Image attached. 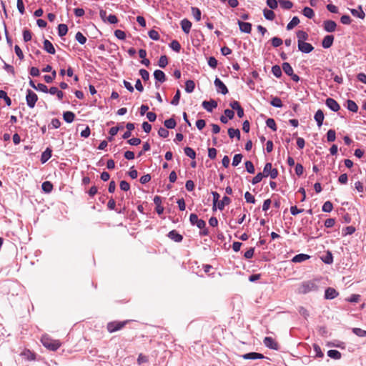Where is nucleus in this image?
I'll list each match as a JSON object with an SVG mask.
<instances>
[{
  "mask_svg": "<svg viewBox=\"0 0 366 366\" xmlns=\"http://www.w3.org/2000/svg\"><path fill=\"white\" fill-rule=\"evenodd\" d=\"M231 203V199L227 196H224L221 201H218L217 204V209H219L220 211H222L225 206Z\"/></svg>",
  "mask_w": 366,
  "mask_h": 366,
  "instance_id": "24",
  "label": "nucleus"
},
{
  "mask_svg": "<svg viewBox=\"0 0 366 366\" xmlns=\"http://www.w3.org/2000/svg\"><path fill=\"white\" fill-rule=\"evenodd\" d=\"M244 165H245L246 171L248 173L254 174L255 172L254 166L253 163L251 161H249V160L246 161L244 162Z\"/></svg>",
  "mask_w": 366,
  "mask_h": 366,
  "instance_id": "54",
  "label": "nucleus"
},
{
  "mask_svg": "<svg viewBox=\"0 0 366 366\" xmlns=\"http://www.w3.org/2000/svg\"><path fill=\"white\" fill-rule=\"evenodd\" d=\"M148 36L151 39L154 41H158L160 39L159 33L154 29L149 30L148 31Z\"/></svg>",
  "mask_w": 366,
  "mask_h": 366,
  "instance_id": "58",
  "label": "nucleus"
},
{
  "mask_svg": "<svg viewBox=\"0 0 366 366\" xmlns=\"http://www.w3.org/2000/svg\"><path fill=\"white\" fill-rule=\"evenodd\" d=\"M139 74L144 81L149 79V73L145 69H140L139 70Z\"/></svg>",
  "mask_w": 366,
  "mask_h": 366,
  "instance_id": "63",
  "label": "nucleus"
},
{
  "mask_svg": "<svg viewBox=\"0 0 366 366\" xmlns=\"http://www.w3.org/2000/svg\"><path fill=\"white\" fill-rule=\"evenodd\" d=\"M75 40L80 44L84 45L86 42V37L81 31H78L75 34Z\"/></svg>",
  "mask_w": 366,
  "mask_h": 366,
  "instance_id": "47",
  "label": "nucleus"
},
{
  "mask_svg": "<svg viewBox=\"0 0 366 366\" xmlns=\"http://www.w3.org/2000/svg\"><path fill=\"white\" fill-rule=\"evenodd\" d=\"M270 104L275 108H282L283 107L282 100L278 97H272Z\"/></svg>",
  "mask_w": 366,
  "mask_h": 366,
  "instance_id": "37",
  "label": "nucleus"
},
{
  "mask_svg": "<svg viewBox=\"0 0 366 366\" xmlns=\"http://www.w3.org/2000/svg\"><path fill=\"white\" fill-rule=\"evenodd\" d=\"M214 84L218 93L223 95L228 94L229 90L224 83L218 77H216L214 81Z\"/></svg>",
  "mask_w": 366,
  "mask_h": 366,
  "instance_id": "5",
  "label": "nucleus"
},
{
  "mask_svg": "<svg viewBox=\"0 0 366 366\" xmlns=\"http://www.w3.org/2000/svg\"><path fill=\"white\" fill-rule=\"evenodd\" d=\"M212 197H213V205H212V210L214 212L217 210V204L219 199L220 195L216 191H212L211 192Z\"/></svg>",
  "mask_w": 366,
  "mask_h": 366,
  "instance_id": "50",
  "label": "nucleus"
},
{
  "mask_svg": "<svg viewBox=\"0 0 366 366\" xmlns=\"http://www.w3.org/2000/svg\"><path fill=\"white\" fill-rule=\"evenodd\" d=\"M168 64V58L166 55H162L159 60H158V63H157V65L162 68V69H164Z\"/></svg>",
  "mask_w": 366,
  "mask_h": 366,
  "instance_id": "43",
  "label": "nucleus"
},
{
  "mask_svg": "<svg viewBox=\"0 0 366 366\" xmlns=\"http://www.w3.org/2000/svg\"><path fill=\"white\" fill-rule=\"evenodd\" d=\"M337 27V24L335 21L331 19H327L323 21V29L325 31L328 33H332L335 31Z\"/></svg>",
  "mask_w": 366,
  "mask_h": 366,
  "instance_id": "13",
  "label": "nucleus"
},
{
  "mask_svg": "<svg viewBox=\"0 0 366 366\" xmlns=\"http://www.w3.org/2000/svg\"><path fill=\"white\" fill-rule=\"evenodd\" d=\"M154 78L155 79V86L157 89L159 87L158 83H164L167 80V76L164 72L160 69H156L154 71Z\"/></svg>",
  "mask_w": 366,
  "mask_h": 366,
  "instance_id": "6",
  "label": "nucleus"
},
{
  "mask_svg": "<svg viewBox=\"0 0 366 366\" xmlns=\"http://www.w3.org/2000/svg\"><path fill=\"white\" fill-rule=\"evenodd\" d=\"M347 109L352 112L356 113L358 111V106L355 101L352 99H347L346 101Z\"/></svg>",
  "mask_w": 366,
  "mask_h": 366,
  "instance_id": "29",
  "label": "nucleus"
},
{
  "mask_svg": "<svg viewBox=\"0 0 366 366\" xmlns=\"http://www.w3.org/2000/svg\"><path fill=\"white\" fill-rule=\"evenodd\" d=\"M26 102L29 108L33 109L38 101L37 94L31 89H28L26 92Z\"/></svg>",
  "mask_w": 366,
  "mask_h": 366,
  "instance_id": "3",
  "label": "nucleus"
},
{
  "mask_svg": "<svg viewBox=\"0 0 366 366\" xmlns=\"http://www.w3.org/2000/svg\"><path fill=\"white\" fill-rule=\"evenodd\" d=\"M56 76V71L54 70L51 74H46L44 76V79L47 84L51 83Z\"/></svg>",
  "mask_w": 366,
  "mask_h": 366,
  "instance_id": "56",
  "label": "nucleus"
},
{
  "mask_svg": "<svg viewBox=\"0 0 366 366\" xmlns=\"http://www.w3.org/2000/svg\"><path fill=\"white\" fill-rule=\"evenodd\" d=\"M227 133L230 139L236 137L237 140H240L241 133L239 129H234L232 127H230L228 129Z\"/></svg>",
  "mask_w": 366,
  "mask_h": 366,
  "instance_id": "26",
  "label": "nucleus"
},
{
  "mask_svg": "<svg viewBox=\"0 0 366 366\" xmlns=\"http://www.w3.org/2000/svg\"><path fill=\"white\" fill-rule=\"evenodd\" d=\"M270 41H271V44L272 45L277 48L280 46H281L283 43V41L281 38L280 37H277V36H274L272 37L271 39H270Z\"/></svg>",
  "mask_w": 366,
  "mask_h": 366,
  "instance_id": "57",
  "label": "nucleus"
},
{
  "mask_svg": "<svg viewBox=\"0 0 366 366\" xmlns=\"http://www.w3.org/2000/svg\"><path fill=\"white\" fill-rule=\"evenodd\" d=\"M237 24L241 32L245 34H250L252 31V24L249 22H244L239 19L237 20Z\"/></svg>",
  "mask_w": 366,
  "mask_h": 366,
  "instance_id": "12",
  "label": "nucleus"
},
{
  "mask_svg": "<svg viewBox=\"0 0 366 366\" xmlns=\"http://www.w3.org/2000/svg\"><path fill=\"white\" fill-rule=\"evenodd\" d=\"M43 49L45 51H46L49 54H54L56 52L55 48L52 43L46 39H44L43 41Z\"/></svg>",
  "mask_w": 366,
  "mask_h": 366,
  "instance_id": "18",
  "label": "nucleus"
},
{
  "mask_svg": "<svg viewBox=\"0 0 366 366\" xmlns=\"http://www.w3.org/2000/svg\"><path fill=\"white\" fill-rule=\"evenodd\" d=\"M218 104L216 100L211 99L209 101H203L202 107L208 112H212L214 109L217 107Z\"/></svg>",
  "mask_w": 366,
  "mask_h": 366,
  "instance_id": "10",
  "label": "nucleus"
},
{
  "mask_svg": "<svg viewBox=\"0 0 366 366\" xmlns=\"http://www.w3.org/2000/svg\"><path fill=\"white\" fill-rule=\"evenodd\" d=\"M1 61H3L4 63V69L9 73V74H11L13 76L15 75V71H14V68L13 66L6 63L3 59H1Z\"/></svg>",
  "mask_w": 366,
  "mask_h": 366,
  "instance_id": "60",
  "label": "nucleus"
},
{
  "mask_svg": "<svg viewBox=\"0 0 366 366\" xmlns=\"http://www.w3.org/2000/svg\"><path fill=\"white\" fill-rule=\"evenodd\" d=\"M164 126L167 129H174L177 126L176 120L174 119V116L169 119L164 120Z\"/></svg>",
  "mask_w": 366,
  "mask_h": 366,
  "instance_id": "31",
  "label": "nucleus"
},
{
  "mask_svg": "<svg viewBox=\"0 0 366 366\" xmlns=\"http://www.w3.org/2000/svg\"><path fill=\"white\" fill-rule=\"evenodd\" d=\"M191 10L194 19L197 21H199L201 19L202 14L201 10L197 7H192Z\"/></svg>",
  "mask_w": 366,
  "mask_h": 366,
  "instance_id": "51",
  "label": "nucleus"
},
{
  "mask_svg": "<svg viewBox=\"0 0 366 366\" xmlns=\"http://www.w3.org/2000/svg\"><path fill=\"white\" fill-rule=\"evenodd\" d=\"M321 260L326 264H331L333 262V255L332 252L327 250L326 254L321 257Z\"/></svg>",
  "mask_w": 366,
  "mask_h": 366,
  "instance_id": "28",
  "label": "nucleus"
},
{
  "mask_svg": "<svg viewBox=\"0 0 366 366\" xmlns=\"http://www.w3.org/2000/svg\"><path fill=\"white\" fill-rule=\"evenodd\" d=\"M335 36L332 34L326 35L322 40V46L324 49L330 48L333 44Z\"/></svg>",
  "mask_w": 366,
  "mask_h": 366,
  "instance_id": "15",
  "label": "nucleus"
},
{
  "mask_svg": "<svg viewBox=\"0 0 366 366\" xmlns=\"http://www.w3.org/2000/svg\"><path fill=\"white\" fill-rule=\"evenodd\" d=\"M23 40L24 42H28L31 40L32 34L31 31L26 28H24L22 31Z\"/></svg>",
  "mask_w": 366,
  "mask_h": 366,
  "instance_id": "45",
  "label": "nucleus"
},
{
  "mask_svg": "<svg viewBox=\"0 0 366 366\" xmlns=\"http://www.w3.org/2000/svg\"><path fill=\"white\" fill-rule=\"evenodd\" d=\"M339 292L333 287H327L325 290L324 297L326 300H333L337 297Z\"/></svg>",
  "mask_w": 366,
  "mask_h": 366,
  "instance_id": "16",
  "label": "nucleus"
},
{
  "mask_svg": "<svg viewBox=\"0 0 366 366\" xmlns=\"http://www.w3.org/2000/svg\"><path fill=\"white\" fill-rule=\"evenodd\" d=\"M242 357L244 360H257V359H263L264 356L261 353H257L254 352L246 353L242 355Z\"/></svg>",
  "mask_w": 366,
  "mask_h": 366,
  "instance_id": "20",
  "label": "nucleus"
},
{
  "mask_svg": "<svg viewBox=\"0 0 366 366\" xmlns=\"http://www.w3.org/2000/svg\"><path fill=\"white\" fill-rule=\"evenodd\" d=\"M265 123L266 126L271 129L273 132H276L277 130L276 122L273 118H268Z\"/></svg>",
  "mask_w": 366,
  "mask_h": 366,
  "instance_id": "44",
  "label": "nucleus"
},
{
  "mask_svg": "<svg viewBox=\"0 0 366 366\" xmlns=\"http://www.w3.org/2000/svg\"><path fill=\"white\" fill-rule=\"evenodd\" d=\"M180 97H181V92L179 89H177L170 104L173 106H177L179 104Z\"/></svg>",
  "mask_w": 366,
  "mask_h": 366,
  "instance_id": "48",
  "label": "nucleus"
},
{
  "mask_svg": "<svg viewBox=\"0 0 366 366\" xmlns=\"http://www.w3.org/2000/svg\"><path fill=\"white\" fill-rule=\"evenodd\" d=\"M68 30H69V29H68V26L66 24H59L57 26L58 36L60 38L64 37V36L66 35Z\"/></svg>",
  "mask_w": 366,
  "mask_h": 366,
  "instance_id": "30",
  "label": "nucleus"
},
{
  "mask_svg": "<svg viewBox=\"0 0 366 366\" xmlns=\"http://www.w3.org/2000/svg\"><path fill=\"white\" fill-rule=\"evenodd\" d=\"M300 24V19L298 16H295L292 18L290 21L287 24L286 29L287 30L290 31L293 29L296 26H297Z\"/></svg>",
  "mask_w": 366,
  "mask_h": 366,
  "instance_id": "32",
  "label": "nucleus"
},
{
  "mask_svg": "<svg viewBox=\"0 0 366 366\" xmlns=\"http://www.w3.org/2000/svg\"><path fill=\"white\" fill-rule=\"evenodd\" d=\"M355 232V227L353 226H347L342 230V235H351Z\"/></svg>",
  "mask_w": 366,
  "mask_h": 366,
  "instance_id": "61",
  "label": "nucleus"
},
{
  "mask_svg": "<svg viewBox=\"0 0 366 366\" xmlns=\"http://www.w3.org/2000/svg\"><path fill=\"white\" fill-rule=\"evenodd\" d=\"M318 285L314 281L303 282L300 288V293L307 294L312 291H317Z\"/></svg>",
  "mask_w": 366,
  "mask_h": 366,
  "instance_id": "2",
  "label": "nucleus"
},
{
  "mask_svg": "<svg viewBox=\"0 0 366 366\" xmlns=\"http://www.w3.org/2000/svg\"><path fill=\"white\" fill-rule=\"evenodd\" d=\"M114 36L119 40H124L127 36L125 31L120 29H117L114 31Z\"/></svg>",
  "mask_w": 366,
  "mask_h": 366,
  "instance_id": "64",
  "label": "nucleus"
},
{
  "mask_svg": "<svg viewBox=\"0 0 366 366\" xmlns=\"http://www.w3.org/2000/svg\"><path fill=\"white\" fill-rule=\"evenodd\" d=\"M62 116L64 122L69 124L72 123L75 119V114L71 111L64 112Z\"/></svg>",
  "mask_w": 366,
  "mask_h": 366,
  "instance_id": "25",
  "label": "nucleus"
},
{
  "mask_svg": "<svg viewBox=\"0 0 366 366\" xmlns=\"http://www.w3.org/2000/svg\"><path fill=\"white\" fill-rule=\"evenodd\" d=\"M333 209V204L330 201H326L322 206V211L324 212H330Z\"/></svg>",
  "mask_w": 366,
  "mask_h": 366,
  "instance_id": "52",
  "label": "nucleus"
},
{
  "mask_svg": "<svg viewBox=\"0 0 366 366\" xmlns=\"http://www.w3.org/2000/svg\"><path fill=\"white\" fill-rule=\"evenodd\" d=\"M41 342L45 347L51 351L57 350L61 346V343L59 340H53L47 335H44L41 337Z\"/></svg>",
  "mask_w": 366,
  "mask_h": 366,
  "instance_id": "1",
  "label": "nucleus"
},
{
  "mask_svg": "<svg viewBox=\"0 0 366 366\" xmlns=\"http://www.w3.org/2000/svg\"><path fill=\"white\" fill-rule=\"evenodd\" d=\"M242 158L243 155L242 154H234V156L233 157L232 165L233 167L238 166L241 163Z\"/></svg>",
  "mask_w": 366,
  "mask_h": 366,
  "instance_id": "55",
  "label": "nucleus"
},
{
  "mask_svg": "<svg viewBox=\"0 0 366 366\" xmlns=\"http://www.w3.org/2000/svg\"><path fill=\"white\" fill-rule=\"evenodd\" d=\"M277 1L280 3V6L283 9L288 10V9H292L293 6V3L290 0H277Z\"/></svg>",
  "mask_w": 366,
  "mask_h": 366,
  "instance_id": "41",
  "label": "nucleus"
},
{
  "mask_svg": "<svg viewBox=\"0 0 366 366\" xmlns=\"http://www.w3.org/2000/svg\"><path fill=\"white\" fill-rule=\"evenodd\" d=\"M297 46L298 50L303 54H309L312 52L315 49L310 43L306 41H300L299 44H297Z\"/></svg>",
  "mask_w": 366,
  "mask_h": 366,
  "instance_id": "9",
  "label": "nucleus"
},
{
  "mask_svg": "<svg viewBox=\"0 0 366 366\" xmlns=\"http://www.w3.org/2000/svg\"><path fill=\"white\" fill-rule=\"evenodd\" d=\"M53 184L49 181H45L41 184V189L44 192L49 194L53 189Z\"/></svg>",
  "mask_w": 366,
  "mask_h": 366,
  "instance_id": "36",
  "label": "nucleus"
},
{
  "mask_svg": "<svg viewBox=\"0 0 366 366\" xmlns=\"http://www.w3.org/2000/svg\"><path fill=\"white\" fill-rule=\"evenodd\" d=\"M169 46L175 52L179 53L180 51L181 45L177 40H172L169 44Z\"/></svg>",
  "mask_w": 366,
  "mask_h": 366,
  "instance_id": "49",
  "label": "nucleus"
},
{
  "mask_svg": "<svg viewBox=\"0 0 366 366\" xmlns=\"http://www.w3.org/2000/svg\"><path fill=\"white\" fill-rule=\"evenodd\" d=\"M327 355L335 360H339L341 358V353L336 350H330L327 352Z\"/></svg>",
  "mask_w": 366,
  "mask_h": 366,
  "instance_id": "53",
  "label": "nucleus"
},
{
  "mask_svg": "<svg viewBox=\"0 0 366 366\" xmlns=\"http://www.w3.org/2000/svg\"><path fill=\"white\" fill-rule=\"evenodd\" d=\"M184 152L187 157L192 159H194L196 158V152L192 147H185L184 148Z\"/></svg>",
  "mask_w": 366,
  "mask_h": 366,
  "instance_id": "39",
  "label": "nucleus"
},
{
  "mask_svg": "<svg viewBox=\"0 0 366 366\" xmlns=\"http://www.w3.org/2000/svg\"><path fill=\"white\" fill-rule=\"evenodd\" d=\"M325 105L327 108L334 112H337L340 109V105L339 103L335 99L331 97L326 99Z\"/></svg>",
  "mask_w": 366,
  "mask_h": 366,
  "instance_id": "7",
  "label": "nucleus"
},
{
  "mask_svg": "<svg viewBox=\"0 0 366 366\" xmlns=\"http://www.w3.org/2000/svg\"><path fill=\"white\" fill-rule=\"evenodd\" d=\"M207 64L211 68L216 69L218 61L214 56H211L207 59Z\"/></svg>",
  "mask_w": 366,
  "mask_h": 366,
  "instance_id": "62",
  "label": "nucleus"
},
{
  "mask_svg": "<svg viewBox=\"0 0 366 366\" xmlns=\"http://www.w3.org/2000/svg\"><path fill=\"white\" fill-rule=\"evenodd\" d=\"M170 239L175 242H181L183 240V236L176 229H172L167 235Z\"/></svg>",
  "mask_w": 366,
  "mask_h": 366,
  "instance_id": "17",
  "label": "nucleus"
},
{
  "mask_svg": "<svg viewBox=\"0 0 366 366\" xmlns=\"http://www.w3.org/2000/svg\"><path fill=\"white\" fill-rule=\"evenodd\" d=\"M310 258V256L309 254L300 253L295 255L291 261L294 263H300L309 259Z\"/></svg>",
  "mask_w": 366,
  "mask_h": 366,
  "instance_id": "21",
  "label": "nucleus"
},
{
  "mask_svg": "<svg viewBox=\"0 0 366 366\" xmlns=\"http://www.w3.org/2000/svg\"><path fill=\"white\" fill-rule=\"evenodd\" d=\"M0 99H4L5 104L8 107H10L12 104L11 98L8 96L6 92H5L4 90H0Z\"/></svg>",
  "mask_w": 366,
  "mask_h": 366,
  "instance_id": "38",
  "label": "nucleus"
},
{
  "mask_svg": "<svg viewBox=\"0 0 366 366\" xmlns=\"http://www.w3.org/2000/svg\"><path fill=\"white\" fill-rule=\"evenodd\" d=\"M195 89V83L192 79H188L185 81V92L187 93H192Z\"/></svg>",
  "mask_w": 366,
  "mask_h": 366,
  "instance_id": "34",
  "label": "nucleus"
},
{
  "mask_svg": "<svg viewBox=\"0 0 366 366\" xmlns=\"http://www.w3.org/2000/svg\"><path fill=\"white\" fill-rule=\"evenodd\" d=\"M296 35L297 38V44H299L300 41H306L309 38L308 34L304 30H298L296 32Z\"/></svg>",
  "mask_w": 366,
  "mask_h": 366,
  "instance_id": "27",
  "label": "nucleus"
},
{
  "mask_svg": "<svg viewBox=\"0 0 366 366\" xmlns=\"http://www.w3.org/2000/svg\"><path fill=\"white\" fill-rule=\"evenodd\" d=\"M282 68L284 72L287 75L290 76L291 74H293V69L288 62H283L282 64Z\"/></svg>",
  "mask_w": 366,
  "mask_h": 366,
  "instance_id": "40",
  "label": "nucleus"
},
{
  "mask_svg": "<svg viewBox=\"0 0 366 366\" xmlns=\"http://www.w3.org/2000/svg\"><path fill=\"white\" fill-rule=\"evenodd\" d=\"M314 119L317 122L318 127H320L322 125L325 119V115L322 110L318 109L314 115Z\"/></svg>",
  "mask_w": 366,
  "mask_h": 366,
  "instance_id": "22",
  "label": "nucleus"
},
{
  "mask_svg": "<svg viewBox=\"0 0 366 366\" xmlns=\"http://www.w3.org/2000/svg\"><path fill=\"white\" fill-rule=\"evenodd\" d=\"M272 165L270 162H267L264 164L262 172H260L264 177H267L268 174L270 173L269 171L272 168Z\"/></svg>",
  "mask_w": 366,
  "mask_h": 366,
  "instance_id": "59",
  "label": "nucleus"
},
{
  "mask_svg": "<svg viewBox=\"0 0 366 366\" xmlns=\"http://www.w3.org/2000/svg\"><path fill=\"white\" fill-rule=\"evenodd\" d=\"M327 140L328 142H335L336 139V132L335 129H330L326 134Z\"/></svg>",
  "mask_w": 366,
  "mask_h": 366,
  "instance_id": "46",
  "label": "nucleus"
},
{
  "mask_svg": "<svg viewBox=\"0 0 366 366\" xmlns=\"http://www.w3.org/2000/svg\"><path fill=\"white\" fill-rule=\"evenodd\" d=\"M52 149L50 147L46 148V149L41 153L40 162L41 164H45L51 157Z\"/></svg>",
  "mask_w": 366,
  "mask_h": 366,
  "instance_id": "19",
  "label": "nucleus"
},
{
  "mask_svg": "<svg viewBox=\"0 0 366 366\" xmlns=\"http://www.w3.org/2000/svg\"><path fill=\"white\" fill-rule=\"evenodd\" d=\"M349 10L353 16L360 19H364L365 18V13L363 11L362 5H359L357 9H349Z\"/></svg>",
  "mask_w": 366,
  "mask_h": 366,
  "instance_id": "14",
  "label": "nucleus"
},
{
  "mask_svg": "<svg viewBox=\"0 0 366 366\" xmlns=\"http://www.w3.org/2000/svg\"><path fill=\"white\" fill-rule=\"evenodd\" d=\"M302 14L307 19H312L315 16V11L309 6H305L302 10Z\"/></svg>",
  "mask_w": 366,
  "mask_h": 366,
  "instance_id": "33",
  "label": "nucleus"
},
{
  "mask_svg": "<svg viewBox=\"0 0 366 366\" xmlns=\"http://www.w3.org/2000/svg\"><path fill=\"white\" fill-rule=\"evenodd\" d=\"M99 16L104 22L107 21L110 24H115L118 22V19L115 14H111L107 16V11L104 9H100Z\"/></svg>",
  "mask_w": 366,
  "mask_h": 366,
  "instance_id": "4",
  "label": "nucleus"
},
{
  "mask_svg": "<svg viewBox=\"0 0 366 366\" xmlns=\"http://www.w3.org/2000/svg\"><path fill=\"white\" fill-rule=\"evenodd\" d=\"M263 15L264 17L268 21H273L275 18V14L272 9H268L267 8L263 9Z\"/></svg>",
  "mask_w": 366,
  "mask_h": 366,
  "instance_id": "35",
  "label": "nucleus"
},
{
  "mask_svg": "<svg viewBox=\"0 0 366 366\" xmlns=\"http://www.w3.org/2000/svg\"><path fill=\"white\" fill-rule=\"evenodd\" d=\"M271 71L272 74L277 78H280L282 76L281 67L277 64L272 66Z\"/></svg>",
  "mask_w": 366,
  "mask_h": 366,
  "instance_id": "42",
  "label": "nucleus"
},
{
  "mask_svg": "<svg viewBox=\"0 0 366 366\" xmlns=\"http://www.w3.org/2000/svg\"><path fill=\"white\" fill-rule=\"evenodd\" d=\"M263 343L265 347L269 349L274 350H279L278 343L272 337H265L263 340Z\"/></svg>",
  "mask_w": 366,
  "mask_h": 366,
  "instance_id": "11",
  "label": "nucleus"
},
{
  "mask_svg": "<svg viewBox=\"0 0 366 366\" xmlns=\"http://www.w3.org/2000/svg\"><path fill=\"white\" fill-rule=\"evenodd\" d=\"M127 322H109L107 330L110 333L114 332L123 328Z\"/></svg>",
  "mask_w": 366,
  "mask_h": 366,
  "instance_id": "8",
  "label": "nucleus"
},
{
  "mask_svg": "<svg viewBox=\"0 0 366 366\" xmlns=\"http://www.w3.org/2000/svg\"><path fill=\"white\" fill-rule=\"evenodd\" d=\"M181 28L185 34H189L192 27V22L187 19H184L180 22Z\"/></svg>",
  "mask_w": 366,
  "mask_h": 366,
  "instance_id": "23",
  "label": "nucleus"
}]
</instances>
